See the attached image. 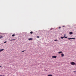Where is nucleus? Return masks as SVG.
Here are the masks:
<instances>
[{"mask_svg":"<svg viewBox=\"0 0 76 76\" xmlns=\"http://www.w3.org/2000/svg\"><path fill=\"white\" fill-rule=\"evenodd\" d=\"M70 64L71 65H73L74 66L75 65V63L74 62H71L70 63Z\"/></svg>","mask_w":76,"mask_h":76,"instance_id":"1","label":"nucleus"},{"mask_svg":"<svg viewBox=\"0 0 76 76\" xmlns=\"http://www.w3.org/2000/svg\"><path fill=\"white\" fill-rule=\"evenodd\" d=\"M52 58H57V56H53L52 57Z\"/></svg>","mask_w":76,"mask_h":76,"instance_id":"2","label":"nucleus"},{"mask_svg":"<svg viewBox=\"0 0 76 76\" xmlns=\"http://www.w3.org/2000/svg\"><path fill=\"white\" fill-rule=\"evenodd\" d=\"M69 34H70V35H72V34H73V32H70Z\"/></svg>","mask_w":76,"mask_h":76,"instance_id":"3","label":"nucleus"},{"mask_svg":"<svg viewBox=\"0 0 76 76\" xmlns=\"http://www.w3.org/2000/svg\"><path fill=\"white\" fill-rule=\"evenodd\" d=\"M61 55V57H63L64 56V54H63V53H62Z\"/></svg>","mask_w":76,"mask_h":76,"instance_id":"4","label":"nucleus"},{"mask_svg":"<svg viewBox=\"0 0 76 76\" xmlns=\"http://www.w3.org/2000/svg\"><path fill=\"white\" fill-rule=\"evenodd\" d=\"M32 39H33L32 38H30L28 39V40H29L30 41L31 40H32Z\"/></svg>","mask_w":76,"mask_h":76,"instance_id":"5","label":"nucleus"},{"mask_svg":"<svg viewBox=\"0 0 76 76\" xmlns=\"http://www.w3.org/2000/svg\"><path fill=\"white\" fill-rule=\"evenodd\" d=\"M4 50V49H1L0 50V52H1V51H3Z\"/></svg>","mask_w":76,"mask_h":76,"instance_id":"6","label":"nucleus"},{"mask_svg":"<svg viewBox=\"0 0 76 76\" xmlns=\"http://www.w3.org/2000/svg\"><path fill=\"white\" fill-rule=\"evenodd\" d=\"M63 53L62 52V51H61V52H59L58 53V54H60V53Z\"/></svg>","mask_w":76,"mask_h":76,"instance_id":"7","label":"nucleus"},{"mask_svg":"<svg viewBox=\"0 0 76 76\" xmlns=\"http://www.w3.org/2000/svg\"><path fill=\"white\" fill-rule=\"evenodd\" d=\"M16 40V39H11L10 40V41H15Z\"/></svg>","mask_w":76,"mask_h":76,"instance_id":"8","label":"nucleus"},{"mask_svg":"<svg viewBox=\"0 0 76 76\" xmlns=\"http://www.w3.org/2000/svg\"><path fill=\"white\" fill-rule=\"evenodd\" d=\"M64 38V37H61V39H63V38Z\"/></svg>","mask_w":76,"mask_h":76,"instance_id":"9","label":"nucleus"},{"mask_svg":"<svg viewBox=\"0 0 76 76\" xmlns=\"http://www.w3.org/2000/svg\"><path fill=\"white\" fill-rule=\"evenodd\" d=\"M48 76H53V75H48Z\"/></svg>","mask_w":76,"mask_h":76,"instance_id":"10","label":"nucleus"},{"mask_svg":"<svg viewBox=\"0 0 76 76\" xmlns=\"http://www.w3.org/2000/svg\"><path fill=\"white\" fill-rule=\"evenodd\" d=\"M3 38V36H1L0 37V38Z\"/></svg>","mask_w":76,"mask_h":76,"instance_id":"11","label":"nucleus"},{"mask_svg":"<svg viewBox=\"0 0 76 76\" xmlns=\"http://www.w3.org/2000/svg\"><path fill=\"white\" fill-rule=\"evenodd\" d=\"M30 34H33V32H32V31H31L30 32Z\"/></svg>","mask_w":76,"mask_h":76,"instance_id":"12","label":"nucleus"},{"mask_svg":"<svg viewBox=\"0 0 76 76\" xmlns=\"http://www.w3.org/2000/svg\"><path fill=\"white\" fill-rule=\"evenodd\" d=\"M64 38H67V37H66L65 36H64Z\"/></svg>","mask_w":76,"mask_h":76,"instance_id":"13","label":"nucleus"},{"mask_svg":"<svg viewBox=\"0 0 76 76\" xmlns=\"http://www.w3.org/2000/svg\"><path fill=\"white\" fill-rule=\"evenodd\" d=\"M68 39H72V38H68Z\"/></svg>","mask_w":76,"mask_h":76,"instance_id":"14","label":"nucleus"},{"mask_svg":"<svg viewBox=\"0 0 76 76\" xmlns=\"http://www.w3.org/2000/svg\"><path fill=\"white\" fill-rule=\"evenodd\" d=\"M15 35V34H13L12 35V37H14Z\"/></svg>","mask_w":76,"mask_h":76,"instance_id":"15","label":"nucleus"},{"mask_svg":"<svg viewBox=\"0 0 76 76\" xmlns=\"http://www.w3.org/2000/svg\"><path fill=\"white\" fill-rule=\"evenodd\" d=\"M71 39H75V38H71Z\"/></svg>","mask_w":76,"mask_h":76,"instance_id":"16","label":"nucleus"},{"mask_svg":"<svg viewBox=\"0 0 76 76\" xmlns=\"http://www.w3.org/2000/svg\"><path fill=\"white\" fill-rule=\"evenodd\" d=\"M37 38H39V36H37Z\"/></svg>","mask_w":76,"mask_h":76,"instance_id":"17","label":"nucleus"},{"mask_svg":"<svg viewBox=\"0 0 76 76\" xmlns=\"http://www.w3.org/2000/svg\"><path fill=\"white\" fill-rule=\"evenodd\" d=\"M6 42H7V41H5V42H4V43H6Z\"/></svg>","mask_w":76,"mask_h":76,"instance_id":"18","label":"nucleus"},{"mask_svg":"<svg viewBox=\"0 0 76 76\" xmlns=\"http://www.w3.org/2000/svg\"><path fill=\"white\" fill-rule=\"evenodd\" d=\"M24 51H26V50H23L22 51V52H24Z\"/></svg>","mask_w":76,"mask_h":76,"instance_id":"19","label":"nucleus"},{"mask_svg":"<svg viewBox=\"0 0 76 76\" xmlns=\"http://www.w3.org/2000/svg\"><path fill=\"white\" fill-rule=\"evenodd\" d=\"M60 28H61V27H59L58 28H59V29H60Z\"/></svg>","mask_w":76,"mask_h":76,"instance_id":"20","label":"nucleus"},{"mask_svg":"<svg viewBox=\"0 0 76 76\" xmlns=\"http://www.w3.org/2000/svg\"><path fill=\"white\" fill-rule=\"evenodd\" d=\"M54 41H58V40L57 39H56V40H55Z\"/></svg>","mask_w":76,"mask_h":76,"instance_id":"21","label":"nucleus"},{"mask_svg":"<svg viewBox=\"0 0 76 76\" xmlns=\"http://www.w3.org/2000/svg\"><path fill=\"white\" fill-rule=\"evenodd\" d=\"M73 72H74V73H75V72L76 73V71H74Z\"/></svg>","mask_w":76,"mask_h":76,"instance_id":"22","label":"nucleus"},{"mask_svg":"<svg viewBox=\"0 0 76 76\" xmlns=\"http://www.w3.org/2000/svg\"><path fill=\"white\" fill-rule=\"evenodd\" d=\"M64 36H66V34H64Z\"/></svg>","mask_w":76,"mask_h":76,"instance_id":"23","label":"nucleus"},{"mask_svg":"<svg viewBox=\"0 0 76 76\" xmlns=\"http://www.w3.org/2000/svg\"><path fill=\"white\" fill-rule=\"evenodd\" d=\"M1 67V66H0V67Z\"/></svg>","mask_w":76,"mask_h":76,"instance_id":"24","label":"nucleus"},{"mask_svg":"<svg viewBox=\"0 0 76 76\" xmlns=\"http://www.w3.org/2000/svg\"><path fill=\"white\" fill-rule=\"evenodd\" d=\"M63 27H64V26H63Z\"/></svg>","mask_w":76,"mask_h":76,"instance_id":"25","label":"nucleus"},{"mask_svg":"<svg viewBox=\"0 0 76 76\" xmlns=\"http://www.w3.org/2000/svg\"><path fill=\"white\" fill-rule=\"evenodd\" d=\"M3 76H4V75H3Z\"/></svg>","mask_w":76,"mask_h":76,"instance_id":"26","label":"nucleus"},{"mask_svg":"<svg viewBox=\"0 0 76 76\" xmlns=\"http://www.w3.org/2000/svg\"><path fill=\"white\" fill-rule=\"evenodd\" d=\"M1 35H0V37Z\"/></svg>","mask_w":76,"mask_h":76,"instance_id":"27","label":"nucleus"}]
</instances>
